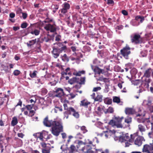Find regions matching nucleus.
Masks as SVG:
<instances>
[{
  "instance_id": "51",
  "label": "nucleus",
  "mask_w": 153,
  "mask_h": 153,
  "mask_svg": "<svg viewBox=\"0 0 153 153\" xmlns=\"http://www.w3.org/2000/svg\"><path fill=\"white\" fill-rule=\"evenodd\" d=\"M148 108L150 112H153V105H149L148 106Z\"/></svg>"
},
{
  "instance_id": "59",
  "label": "nucleus",
  "mask_w": 153,
  "mask_h": 153,
  "mask_svg": "<svg viewBox=\"0 0 153 153\" xmlns=\"http://www.w3.org/2000/svg\"><path fill=\"white\" fill-rule=\"evenodd\" d=\"M133 72L134 74H136L137 73V70L136 68H133L131 70V72Z\"/></svg>"
},
{
  "instance_id": "24",
  "label": "nucleus",
  "mask_w": 153,
  "mask_h": 153,
  "mask_svg": "<svg viewBox=\"0 0 153 153\" xmlns=\"http://www.w3.org/2000/svg\"><path fill=\"white\" fill-rule=\"evenodd\" d=\"M103 96L101 95L98 94L94 99L95 101H98L101 102L102 101Z\"/></svg>"
},
{
  "instance_id": "14",
  "label": "nucleus",
  "mask_w": 153,
  "mask_h": 153,
  "mask_svg": "<svg viewBox=\"0 0 153 153\" xmlns=\"http://www.w3.org/2000/svg\"><path fill=\"white\" fill-rule=\"evenodd\" d=\"M91 68L95 73V74H103L105 73L103 69H101L97 66H91Z\"/></svg>"
},
{
  "instance_id": "48",
  "label": "nucleus",
  "mask_w": 153,
  "mask_h": 153,
  "mask_svg": "<svg viewBox=\"0 0 153 153\" xmlns=\"http://www.w3.org/2000/svg\"><path fill=\"white\" fill-rule=\"evenodd\" d=\"M82 18L81 17H79L78 18V20L76 21V23L77 24H79L80 26H81V25L82 24Z\"/></svg>"
},
{
  "instance_id": "8",
  "label": "nucleus",
  "mask_w": 153,
  "mask_h": 153,
  "mask_svg": "<svg viewBox=\"0 0 153 153\" xmlns=\"http://www.w3.org/2000/svg\"><path fill=\"white\" fill-rule=\"evenodd\" d=\"M41 144L42 147V153H50L51 145L50 143L46 144L45 143L42 142L41 143Z\"/></svg>"
},
{
  "instance_id": "64",
  "label": "nucleus",
  "mask_w": 153,
  "mask_h": 153,
  "mask_svg": "<svg viewBox=\"0 0 153 153\" xmlns=\"http://www.w3.org/2000/svg\"><path fill=\"white\" fill-rule=\"evenodd\" d=\"M140 21L139 23H142L145 20V18L144 16H141L140 19Z\"/></svg>"
},
{
  "instance_id": "30",
  "label": "nucleus",
  "mask_w": 153,
  "mask_h": 153,
  "mask_svg": "<svg viewBox=\"0 0 153 153\" xmlns=\"http://www.w3.org/2000/svg\"><path fill=\"white\" fill-rule=\"evenodd\" d=\"M151 79L149 78H146L144 80L145 85L146 87L149 88V84L150 82Z\"/></svg>"
},
{
  "instance_id": "10",
  "label": "nucleus",
  "mask_w": 153,
  "mask_h": 153,
  "mask_svg": "<svg viewBox=\"0 0 153 153\" xmlns=\"http://www.w3.org/2000/svg\"><path fill=\"white\" fill-rule=\"evenodd\" d=\"M91 102L87 100L86 99H84L80 102V105L81 106H83L85 108H88L89 106V110L90 111L91 109V108L90 107Z\"/></svg>"
},
{
  "instance_id": "55",
  "label": "nucleus",
  "mask_w": 153,
  "mask_h": 153,
  "mask_svg": "<svg viewBox=\"0 0 153 153\" xmlns=\"http://www.w3.org/2000/svg\"><path fill=\"white\" fill-rule=\"evenodd\" d=\"M56 44L59 47H62L63 46L62 42H58L53 44L54 45H55Z\"/></svg>"
},
{
  "instance_id": "7",
  "label": "nucleus",
  "mask_w": 153,
  "mask_h": 153,
  "mask_svg": "<svg viewBox=\"0 0 153 153\" xmlns=\"http://www.w3.org/2000/svg\"><path fill=\"white\" fill-rule=\"evenodd\" d=\"M124 119L123 117H114L112 119L110 120L108 124H121V123L122 120Z\"/></svg>"
},
{
  "instance_id": "47",
  "label": "nucleus",
  "mask_w": 153,
  "mask_h": 153,
  "mask_svg": "<svg viewBox=\"0 0 153 153\" xmlns=\"http://www.w3.org/2000/svg\"><path fill=\"white\" fill-rule=\"evenodd\" d=\"M36 102V99L35 98L34 99V100L31 99L30 100L28 101V103H32V105H34V104H35V103Z\"/></svg>"
},
{
  "instance_id": "3",
  "label": "nucleus",
  "mask_w": 153,
  "mask_h": 153,
  "mask_svg": "<svg viewBox=\"0 0 153 153\" xmlns=\"http://www.w3.org/2000/svg\"><path fill=\"white\" fill-rule=\"evenodd\" d=\"M51 133L54 136H58L61 132L63 131V127L62 125H52Z\"/></svg>"
},
{
  "instance_id": "19",
  "label": "nucleus",
  "mask_w": 153,
  "mask_h": 153,
  "mask_svg": "<svg viewBox=\"0 0 153 153\" xmlns=\"http://www.w3.org/2000/svg\"><path fill=\"white\" fill-rule=\"evenodd\" d=\"M79 81V78L76 77H73L72 78L68 80V82L71 85L73 84L74 83H78V82Z\"/></svg>"
},
{
  "instance_id": "26",
  "label": "nucleus",
  "mask_w": 153,
  "mask_h": 153,
  "mask_svg": "<svg viewBox=\"0 0 153 153\" xmlns=\"http://www.w3.org/2000/svg\"><path fill=\"white\" fill-rule=\"evenodd\" d=\"M139 114L137 115V116H141L144 117L145 115V111L143 109H139Z\"/></svg>"
},
{
  "instance_id": "5",
  "label": "nucleus",
  "mask_w": 153,
  "mask_h": 153,
  "mask_svg": "<svg viewBox=\"0 0 153 153\" xmlns=\"http://www.w3.org/2000/svg\"><path fill=\"white\" fill-rule=\"evenodd\" d=\"M131 41L132 43L137 44L143 42V38L139 34L134 33L132 36H131Z\"/></svg>"
},
{
  "instance_id": "32",
  "label": "nucleus",
  "mask_w": 153,
  "mask_h": 153,
  "mask_svg": "<svg viewBox=\"0 0 153 153\" xmlns=\"http://www.w3.org/2000/svg\"><path fill=\"white\" fill-rule=\"evenodd\" d=\"M113 102H114L119 103L120 102V98L117 97H113Z\"/></svg>"
},
{
  "instance_id": "16",
  "label": "nucleus",
  "mask_w": 153,
  "mask_h": 153,
  "mask_svg": "<svg viewBox=\"0 0 153 153\" xmlns=\"http://www.w3.org/2000/svg\"><path fill=\"white\" fill-rule=\"evenodd\" d=\"M32 27L31 25L28 27L27 28V31L29 33H30L32 34H34L35 35L37 36L39 34L40 31L37 29H35L33 31L32 30Z\"/></svg>"
},
{
  "instance_id": "22",
  "label": "nucleus",
  "mask_w": 153,
  "mask_h": 153,
  "mask_svg": "<svg viewBox=\"0 0 153 153\" xmlns=\"http://www.w3.org/2000/svg\"><path fill=\"white\" fill-rule=\"evenodd\" d=\"M61 58L62 60L64 62H68L69 61V58L67 56L66 54H64L63 55H61Z\"/></svg>"
},
{
  "instance_id": "15",
  "label": "nucleus",
  "mask_w": 153,
  "mask_h": 153,
  "mask_svg": "<svg viewBox=\"0 0 153 153\" xmlns=\"http://www.w3.org/2000/svg\"><path fill=\"white\" fill-rule=\"evenodd\" d=\"M44 28L46 30H50L51 32H54L56 30V28L54 26L51 24L47 25Z\"/></svg>"
},
{
  "instance_id": "61",
  "label": "nucleus",
  "mask_w": 153,
  "mask_h": 153,
  "mask_svg": "<svg viewBox=\"0 0 153 153\" xmlns=\"http://www.w3.org/2000/svg\"><path fill=\"white\" fill-rule=\"evenodd\" d=\"M106 103L108 105L111 104L112 102V100L111 99H109L108 100H105Z\"/></svg>"
},
{
  "instance_id": "1",
  "label": "nucleus",
  "mask_w": 153,
  "mask_h": 153,
  "mask_svg": "<svg viewBox=\"0 0 153 153\" xmlns=\"http://www.w3.org/2000/svg\"><path fill=\"white\" fill-rule=\"evenodd\" d=\"M64 103L63 104V106L64 110H65L64 113V118L66 119L68 118L69 115H72L74 117L78 118L79 117V114L78 112L76 111L75 109L72 107L68 108V106L67 104L66 103H68L69 102L68 100H65L64 101Z\"/></svg>"
},
{
  "instance_id": "28",
  "label": "nucleus",
  "mask_w": 153,
  "mask_h": 153,
  "mask_svg": "<svg viewBox=\"0 0 153 153\" xmlns=\"http://www.w3.org/2000/svg\"><path fill=\"white\" fill-rule=\"evenodd\" d=\"M72 18L74 21L78 20V18L80 17L79 15L76 13H74L72 14Z\"/></svg>"
},
{
  "instance_id": "31",
  "label": "nucleus",
  "mask_w": 153,
  "mask_h": 153,
  "mask_svg": "<svg viewBox=\"0 0 153 153\" xmlns=\"http://www.w3.org/2000/svg\"><path fill=\"white\" fill-rule=\"evenodd\" d=\"M18 123V120L16 117H14L12 118L11 124H17Z\"/></svg>"
},
{
  "instance_id": "45",
  "label": "nucleus",
  "mask_w": 153,
  "mask_h": 153,
  "mask_svg": "<svg viewBox=\"0 0 153 153\" xmlns=\"http://www.w3.org/2000/svg\"><path fill=\"white\" fill-rule=\"evenodd\" d=\"M33 106V105L32 104L27 105L25 106V107L28 110H30L32 108Z\"/></svg>"
},
{
  "instance_id": "18",
  "label": "nucleus",
  "mask_w": 153,
  "mask_h": 153,
  "mask_svg": "<svg viewBox=\"0 0 153 153\" xmlns=\"http://www.w3.org/2000/svg\"><path fill=\"white\" fill-rule=\"evenodd\" d=\"M126 114L127 115L133 114L135 113L134 110L132 108H126L125 111Z\"/></svg>"
},
{
  "instance_id": "13",
  "label": "nucleus",
  "mask_w": 153,
  "mask_h": 153,
  "mask_svg": "<svg viewBox=\"0 0 153 153\" xmlns=\"http://www.w3.org/2000/svg\"><path fill=\"white\" fill-rule=\"evenodd\" d=\"M135 134H131V138L130 139L128 134H125V135H124L122 137V139L125 141H127L128 140L129 142H132L134 141L135 138Z\"/></svg>"
},
{
  "instance_id": "44",
  "label": "nucleus",
  "mask_w": 153,
  "mask_h": 153,
  "mask_svg": "<svg viewBox=\"0 0 153 153\" xmlns=\"http://www.w3.org/2000/svg\"><path fill=\"white\" fill-rule=\"evenodd\" d=\"M39 133V138L40 140L41 141H43L44 138L42 132Z\"/></svg>"
},
{
  "instance_id": "25",
  "label": "nucleus",
  "mask_w": 153,
  "mask_h": 153,
  "mask_svg": "<svg viewBox=\"0 0 153 153\" xmlns=\"http://www.w3.org/2000/svg\"><path fill=\"white\" fill-rule=\"evenodd\" d=\"M85 77H81L80 79L79 78V81L78 83L79 85H84L85 84Z\"/></svg>"
},
{
  "instance_id": "29",
  "label": "nucleus",
  "mask_w": 153,
  "mask_h": 153,
  "mask_svg": "<svg viewBox=\"0 0 153 153\" xmlns=\"http://www.w3.org/2000/svg\"><path fill=\"white\" fill-rule=\"evenodd\" d=\"M38 71H34L33 73L30 72V76L31 78H34L37 77V74Z\"/></svg>"
},
{
  "instance_id": "36",
  "label": "nucleus",
  "mask_w": 153,
  "mask_h": 153,
  "mask_svg": "<svg viewBox=\"0 0 153 153\" xmlns=\"http://www.w3.org/2000/svg\"><path fill=\"white\" fill-rule=\"evenodd\" d=\"M63 8L68 10L70 8V5L68 4L66 2H65L63 4Z\"/></svg>"
},
{
  "instance_id": "60",
  "label": "nucleus",
  "mask_w": 153,
  "mask_h": 153,
  "mask_svg": "<svg viewBox=\"0 0 153 153\" xmlns=\"http://www.w3.org/2000/svg\"><path fill=\"white\" fill-rule=\"evenodd\" d=\"M67 10H68L63 8L62 9H61V13L63 14H65L67 13L68 11Z\"/></svg>"
},
{
  "instance_id": "57",
  "label": "nucleus",
  "mask_w": 153,
  "mask_h": 153,
  "mask_svg": "<svg viewBox=\"0 0 153 153\" xmlns=\"http://www.w3.org/2000/svg\"><path fill=\"white\" fill-rule=\"evenodd\" d=\"M75 147L73 145H71L70 147L71 151L73 152H74L75 149Z\"/></svg>"
},
{
  "instance_id": "53",
  "label": "nucleus",
  "mask_w": 153,
  "mask_h": 153,
  "mask_svg": "<svg viewBox=\"0 0 153 153\" xmlns=\"http://www.w3.org/2000/svg\"><path fill=\"white\" fill-rule=\"evenodd\" d=\"M126 66L128 69H131L133 67V65L132 63H129L126 65Z\"/></svg>"
},
{
  "instance_id": "6",
  "label": "nucleus",
  "mask_w": 153,
  "mask_h": 153,
  "mask_svg": "<svg viewBox=\"0 0 153 153\" xmlns=\"http://www.w3.org/2000/svg\"><path fill=\"white\" fill-rule=\"evenodd\" d=\"M130 48L126 46L120 50V53L122 56L126 59H129V55L131 53Z\"/></svg>"
},
{
  "instance_id": "56",
  "label": "nucleus",
  "mask_w": 153,
  "mask_h": 153,
  "mask_svg": "<svg viewBox=\"0 0 153 153\" xmlns=\"http://www.w3.org/2000/svg\"><path fill=\"white\" fill-rule=\"evenodd\" d=\"M87 146H84V147H82L81 149L82 151L83 152H88V150L87 149Z\"/></svg>"
},
{
  "instance_id": "17",
  "label": "nucleus",
  "mask_w": 153,
  "mask_h": 153,
  "mask_svg": "<svg viewBox=\"0 0 153 153\" xmlns=\"http://www.w3.org/2000/svg\"><path fill=\"white\" fill-rule=\"evenodd\" d=\"M152 72V69L149 68L146 70L144 73L143 76L149 78L151 76V73Z\"/></svg>"
},
{
  "instance_id": "50",
  "label": "nucleus",
  "mask_w": 153,
  "mask_h": 153,
  "mask_svg": "<svg viewBox=\"0 0 153 153\" xmlns=\"http://www.w3.org/2000/svg\"><path fill=\"white\" fill-rule=\"evenodd\" d=\"M81 129L83 131V133H85L87 131L86 128L85 126H82L81 127Z\"/></svg>"
},
{
  "instance_id": "34",
  "label": "nucleus",
  "mask_w": 153,
  "mask_h": 153,
  "mask_svg": "<svg viewBox=\"0 0 153 153\" xmlns=\"http://www.w3.org/2000/svg\"><path fill=\"white\" fill-rule=\"evenodd\" d=\"M132 118L131 117L129 116L127 117L125 120V123L129 124L131 122Z\"/></svg>"
},
{
  "instance_id": "2",
  "label": "nucleus",
  "mask_w": 153,
  "mask_h": 153,
  "mask_svg": "<svg viewBox=\"0 0 153 153\" xmlns=\"http://www.w3.org/2000/svg\"><path fill=\"white\" fill-rule=\"evenodd\" d=\"M53 51H52V53L53 57L55 58H57L59 56L60 53L62 52H65L67 49V47L66 45H64L60 48H58L55 46H53L52 47Z\"/></svg>"
},
{
  "instance_id": "52",
  "label": "nucleus",
  "mask_w": 153,
  "mask_h": 153,
  "mask_svg": "<svg viewBox=\"0 0 153 153\" xmlns=\"http://www.w3.org/2000/svg\"><path fill=\"white\" fill-rule=\"evenodd\" d=\"M20 72L19 71L16 70L14 71L13 74L15 76H18L20 74Z\"/></svg>"
},
{
  "instance_id": "58",
  "label": "nucleus",
  "mask_w": 153,
  "mask_h": 153,
  "mask_svg": "<svg viewBox=\"0 0 153 153\" xmlns=\"http://www.w3.org/2000/svg\"><path fill=\"white\" fill-rule=\"evenodd\" d=\"M61 36L59 35H57L55 37V40L57 41H59L61 40Z\"/></svg>"
},
{
  "instance_id": "54",
  "label": "nucleus",
  "mask_w": 153,
  "mask_h": 153,
  "mask_svg": "<svg viewBox=\"0 0 153 153\" xmlns=\"http://www.w3.org/2000/svg\"><path fill=\"white\" fill-rule=\"evenodd\" d=\"M5 100L4 99V98L0 97V105L3 104Z\"/></svg>"
},
{
  "instance_id": "11",
  "label": "nucleus",
  "mask_w": 153,
  "mask_h": 153,
  "mask_svg": "<svg viewBox=\"0 0 153 153\" xmlns=\"http://www.w3.org/2000/svg\"><path fill=\"white\" fill-rule=\"evenodd\" d=\"M135 137H137L134 141V144L139 146H140L143 141H144L145 140L143 137L137 136L136 135Z\"/></svg>"
},
{
  "instance_id": "38",
  "label": "nucleus",
  "mask_w": 153,
  "mask_h": 153,
  "mask_svg": "<svg viewBox=\"0 0 153 153\" xmlns=\"http://www.w3.org/2000/svg\"><path fill=\"white\" fill-rule=\"evenodd\" d=\"M47 92L48 91L46 89L43 88L41 89V94L42 95H45L47 93Z\"/></svg>"
},
{
  "instance_id": "33",
  "label": "nucleus",
  "mask_w": 153,
  "mask_h": 153,
  "mask_svg": "<svg viewBox=\"0 0 153 153\" xmlns=\"http://www.w3.org/2000/svg\"><path fill=\"white\" fill-rule=\"evenodd\" d=\"M114 111L113 108L111 107H109L106 110V111L105 112V114L107 113H112Z\"/></svg>"
},
{
  "instance_id": "46",
  "label": "nucleus",
  "mask_w": 153,
  "mask_h": 153,
  "mask_svg": "<svg viewBox=\"0 0 153 153\" xmlns=\"http://www.w3.org/2000/svg\"><path fill=\"white\" fill-rule=\"evenodd\" d=\"M84 144V143L82 141H79L78 145H77L76 146L77 148L80 147V146Z\"/></svg>"
},
{
  "instance_id": "41",
  "label": "nucleus",
  "mask_w": 153,
  "mask_h": 153,
  "mask_svg": "<svg viewBox=\"0 0 153 153\" xmlns=\"http://www.w3.org/2000/svg\"><path fill=\"white\" fill-rule=\"evenodd\" d=\"M28 24L26 22H24L22 23L21 25V27L22 28H26L28 26Z\"/></svg>"
},
{
  "instance_id": "43",
  "label": "nucleus",
  "mask_w": 153,
  "mask_h": 153,
  "mask_svg": "<svg viewBox=\"0 0 153 153\" xmlns=\"http://www.w3.org/2000/svg\"><path fill=\"white\" fill-rule=\"evenodd\" d=\"M42 40L43 41L47 42H48L49 41L51 40L50 38H49L48 37V36H45L43 39Z\"/></svg>"
},
{
  "instance_id": "42",
  "label": "nucleus",
  "mask_w": 153,
  "mask_h": 153,
  "mask_svg": "<svg viewBox=\"0 0 153 153\" xmlns=\"http://www.w3.org/2000/svg\"><path fill=\"white\" fill-rule=\"evenodd\" d=\"M20 11H21V12L22 13V17L23 19H25L27 17V14L26 13H22V10L20 9Z\"/></svg>"
},
{
  "instance_id": "37",
  "label": "nucleus",
  "mask_w": 153,
  "mask_h": 153,
  "mask_svg": "<svg viewBox=\"0 0 153 153\" xmlns=\"http://www.w3.org/2000/svg\"><path fill=\"white\" fill-rule=\"evenodd\" d=\"M138 128L141 132L144 131H145V127L142 125H138Z\"/></svg>"
},
{
  "instance_id": "4",
  "label": "nucleus",
  "mask_w": 153,
  "mask_h": 153,
  "mask_svg": "<svg viewBox=\"0 0 153 153\" xmlns=\"http://www.w3.org/2000/svg\"><path fill=\"white\" fill-rule=\"evenodd\" d=\"M43 124H62V123L61 120H51L48 115L46 116L45 117L43 121Z\"/></svg>"
},
{
  "instance_id": "62",
  "label": "nucleus",
  "mask_w": 153,
  "mask_h": 153,
  "mask_svg": "<svg viewBox=\"0 0 153 153\" xmlns=\"http://www.w3.org/2000/svg\"><path fill=\"white\" fill-rule=\"evenodd\" d=\"M121 13L124 16H127L128 15L127 11L125 10H122Z\"/></svg>"
},
{
  "instance_id": "49",
  "label": "nucleus",
  "mask_w": 153,
  "mask_h": 153,
  "mask_svg": "<svg viewBox=\"0 0 153 153\" xmlns=\"http://www.w3.org/2000/svg\"><path fill=\"white\" fill-rule=\"evenodd\" d=\"M101 89V88L100 87H94L93 89V91L97 92L98 91L100 90Z\"/></svg>"
},
{
  "instance_id": "21",
  "label": "nucleus",
  "mask_w": 153,
  "mask_h": 153,
  "mask_svg": "<svg viewBox=\"0 0 153 153\" xmlns=\"http://www.w3.org/2000/svg\"><path fill=\"white\" fill-rule=\"evenodd\" d=\"M37 42V39H34L32 40L29 41V42L27 43V45L28 47H30L34 45L35 43Z\"/></svg>"
},
{
  "instance_id": "35",
  "label": "nucleus",
  "mask_w": 153,
  "mask_h": 153,
  "mask_svg": "<svg viewBox=\"0 0 153 153\" xmlns=\"http://www.w3.org/2000/svg\"><path fill=\"white\" fill-rule=\"evenodd\" d=\"M147 50H143L140 52V55L143 57H146L147 55Z\"/></svg>"
},
{
  "instance_id": "20",
  "label": "nucleus",
  "mask_w": 153,
  "mask_h": 153,
  "mask_svg": "<svg viewBox=\"0 0 153 153\" xmlns=\"http://www.w3.org/2000/svg\"><path fill=\"white\" fill-rule=\"evenodd\" d=\"M85 71L84 70L78 71H75L73 73V74L74 75L76 76H80L82 74H85Z\"/></svg>"
},
{
  "instance_id": "39",
  "label": "nucleus",
  "mask_w": 153,
  "mask_h": 153,
  "mask_svg": "<svg viewBox=\"0 0 153 153\" xmlns=\"http://www.w3.org/2000/svg\"><path fill=\"white\" fill-rule=\"evenodd\" d=\"M42 133L43 138L46 139V137L47 136L48 133V132L45 131H43L42 132Z\"/></svg>"
},
{
  "instance_id": "63",
  "label": "nucleus",
  "mask_w": 153,
  "mask_h": 153,
  "mask_svg": "<svg viewBox=\"0 0 153 153\" xmlns=\"http://www.w3.org/2000/svg\"><path fill=\"white\" fill-rule=\"evenodd\" d=\"M76 47L74 46H71V48L72 50V51L74 52H75L76 51Z\"/></svg>"
},
{
  "instance_id": "12",
  "label": "nucleus",
  "mask_w": 153,
  "mask_h": 153,
  "mask_svg": "<svg viewBox=\"0 0 153 153\" xmlns=\"http://www.w3.org/2000/svg\"><path fill=\"white\" fill-rule=\"evenodd\" d=\"M55 92L56 93L55 96L56 97H61L65 94L63 89L61 88H55Z\"/></svg>"
},
{
  "instance_id": "9",
  "label": "nucleus",
  "mask_w": 153,
  "mask_h": 153,
  "mask_svg": "<svg viewBox=\"0 0 153 153\" xmlns=\"http://www.w3.org/2000/svg\"><path fill=\"white\" fill-rule=\"evenodd\" d=\"M143 152L146 153H153V143L149 144H146L144 146Z\"/></svg>"
},
{
  "instance_id": "27",
  "label": "nucleus",
  "mask_w": 153,
  "mask_h": 153,
  "mask_svg": "<svg viewBox=\"0 0 153 153\" xmlns=\"http://www.w3.org/2000/svg\"><path fill=\"white\" fill-rule=\"evenodd\" d=\"M39 41V39L38 38L37 39V42L36 43L37 46L36 48L38 50L39 52H40L41 51V45Z\"/></svg>"
},
{
  "instance_id": "23",
  "label": "nucleus",
  "mask_w": 153,
  "mask_h": 153,
  "mask_svg": "<svg viewBox=\"0 0 153 153\" xmlns=\"http://www.w3.org/2000/svg\"><path fill=\"white\" fill-rule=\"evenodd\" d=\"M62 75H67L68 74L69 75H71V73L70 72V68H67L65 71L62 72Z\"/></svg>"
},
{
  "instance_id": "40",
  "label": "nucleus",
  "mask_w": 153,
  "mask_h": 153,
  "mask_svg": "<svg viewBox=\"0 0 153 153\" xmlns=\"http://www.w3.org/2000/svg\"><path fill=\"white\" fill-rule=\"evenodd\" d=\"M140 81L139 79H136L132 81V83L135 85H138L139 84Z\"/></svg>"
}]
</instances>
